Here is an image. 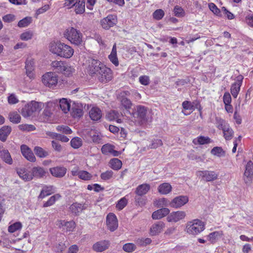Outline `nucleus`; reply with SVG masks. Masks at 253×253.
<instances>
[{
  "label": "nucleus",
  "mask_w": 253,
  "mask_h": 253,
  "mask_svg": "<svg viewBox=\"0 0 253 253\" xmlns=\"http://www.w3.org/2000/svg\"><path fill=\"white\" fill-rule=\"evenodd\" d=\"M33 36V33L31 31H27L22 33L20 35V39L23 41H28L31 40Z\"/></svg>",
  "instance_id": "nucleus-50"
},
{
  "label": "nucleus",
  "mask_w": 253,
  "mask_h": 253,
  "mask_svg": "<svg viewBox=\"0 0 253 253\" xmlns=\"http://www.w3.org/2000/svg\"><path fill=\"white\" fill-rule=\"evenodd\" d=\"M89 64L87 69L88 74L92 76L98 74V80L102 83H107L110 81L112 77L111 69L106 67L105 64Z\"/></svg>",
  "instance_id": "nucleus-1"
},
{
  "label": "nucleus",
  "mask_w": 253,
  "mask_h": 253,
  "mask_svg": "<svg viewBox=\"0 0 253 253\" xmlns=\"http://www.w3.org/2000/svg\"><path fill=\"white\" fill-rule=\"evenodd\" d=\"M21 153L23 156L29 161L35 162L36 158L31 149L26 145L23 144L20 147Z\"/></svg>",
  "instance_id": "nucleus-16"
},
{
  "label": "nucleus",
  "mask_w": 253,
  "mask_h": 253,
  "mask_svg": "<svg viewBox=\"0 0 253 253\" xmlns=\"http://www.w3.org/2000/svg\"><path fill=\"white\" fill-rule=\"evenodd\" d=\"M140 83L144 85H147L150 84V79L147 76H141L139 78Z\"/></svg>",
  "instance_id": "nucleus-61"
},
{
  "label": "nucleus",
  "mask_w": 253,
  "mask_h": 253,
  "mask_svg": "<svg viewBox=\"0 0 253 253\" xmlns=\"http://www.w3.org/2000/svg\"><path fill=\"white\" fill-rule=\"evenodd\" d=\"M169 212L170 211L168 208H161L153 212L152 217L154 219H159L168 215Z\"/></svg>",
  "instance_id": "nucleus-21"
},
{
  "label": "nucleus",
  "mask_w": 253,
  "mask_h": 253,
  "mask_svg": "<svg viewBox=\"0 0 253 253\" xmlns=\"http://www.w3.org/2000/svg\"><path fill=\"white\" fill-rule=\"evenodd\" d=\"M136 249V246L134 244L130 243L125 244L123 247V250L127 253L133 252Z\"/></svg>",
  "instance_id": "nucleus-49"
},
{
  "label": "nucleus",
  "mask_w": 253,
  "mask_h": 253,
  "mask_svg": "<svg viewBox=\"0 0 253 253\" xmlns=\"http://www.w3.org/2000/svg\"><path fill=\"white\" fill-rule=\"evenodd\" d=\"M113 175V172L112 170H107L101 174V178L104 180H107L111 178Z\"/></svg>",
  "instance_id": "nucleus-59"
},
{
  "label": "nucleus",
  "mask_w": 253,
  "mask_h": 253,
  "mask_svg": "<svg viewBox=\"0 0 253 253\" xmlns=\"http://www.w3.org/2000/svg\"><path fill=\"white\" fill-rule=\"evenodd\" d=\"M222 235L221 231H214L209 234L207 237L211 243L214 244L218 238L220 237Z\"/></svg>",
  "instance_id": "nucleus-37"
},
{
  "label": "nucleus",
  "mask_w": 253,
  "mask_h": 253,
  "mask_svg": "<svg viewBox=\"0 0 253 253\" xmlns=\"http://www.w3.org/2000/svg\"><path fill=\"white\" fill-rule=\"evenodd\" d=\"M53 66L54 70L58 73H61L65 76H70L75 71L74 68L70 66V64H56Z\"/></svg>",
  "instance_id": "nucleus-8"
},
{
  "label": "nucleus",
  "mask_w": 253,
  "mask_h": 253,
  "mask_svg": "<svg viewBox=\"0 0 253 253\" xmlns=\"http://www.w3.org/2000/svg\"><path fill=\"white\" fill-rule=\"evenodd\" d=\"M106 224L111 231H114L118 227V222L116 215L113 213H109L106 217Z\"/></svg>",
  "instance_id": "nucleus-13"
},
{
  "label": "nucleus",
  "mask_w": 253,
  "mask_h": 253,
  "mask_svg": "<svg viewBox=\"0 0 253 253\" xmlns=\"http://www.w3.org/2000/svg\"><path fill=\"white\" fill-rule=\"evenodd\" d=\"M109 164L112 169L116 170L120 169L122 166V161L117 158L112 159L110 161Z\"/></svg>",
  "instance_id": "nucleus-36"
},
{
  "label": "nucleus",
  "mask_w": 253,
  "mask_h": 253,
  "mask_svg": "<svg viewBox=\"0 0 253 253\" xmlns=\"http://www.w3.org/2000/svg\"><path fill=\"white\" fill-rule=\"evenodd\" d=\"M88 207V204L84 203L82 204L77 202L74 203L70 207V211L74 215H78L79 213L84 210H85Z\"/></svg>",
  "instance_id": "nucleus-18"
},
{
  "label": "nucleus",
  "mask_w": 253,
  "mask_h": 253,
  "mask_svg": "<svg viewBox=\"0 0 253 253\" xmlns=\"http://www.w3.org/2000/svg\"><path fill=\"white\" fill-rule=\"evenodd\" d=\"M49 171L53 176L62 177L66 174L67 169L63 167H56L50 168Z\"/></svg>",
  "instance_id": "nucleus-19"
},
{
  "label": "nucleus",
  "mask_w": 253,
  "mask_h": 253,
  "mask_svg": "<svg viewBox=\"0 0 253 253\" xmlns=\"http://www.w3.org/2000/svg\"><path fill=\"white\" fill-rule=\"evenodd\" d=\"M165 225V223L162 221H158L154 223L150 228L151 235L155 236L161 232Z\"/></svg>",
  "instance_id": "nucleus-22"
},
{
  "label": "nucleus",
  "mask_w": 253,
  "mask_h": 253,
  "mask_svg": "<svg viewBox=\"0 0 253 253\" xmlns=\"http://www.w3.org/2000/svg\"><path fill=\"white\" fill-rule=\"evenodd\" d=\"M210 9L217 16L220 15V10L217 6L213 3H210L209 4Z\"/></svg>",
  "instance_id": "nucleus-60"
},
{
  "label": "nucleus",
  "mask_w": 253,
  "mask_h": 253,
  "mask_svg": "<svg viewBox=\"0 0 253 253\" xmlns=\"http://www.w3.org/2000/svg\"><path fill=\"white\" fill-rule=\"evenodd\" d=\"M154 205L158 208H164L163 207L170 206V201L167 198H162L155 201Z\"/></svg>",
  "instance_id": "nucleus-34"
},
{
  "label": "nucleus",
  "mask_w": 253,
  "mask_h": 253,
  "mask_svg": "<svg viewBox=\"0 0 253 253\" xmlns=\"http://www.w3.org/2000/svg\"><path fill=\"white\" fill-rule=\"evenodd\" d=\"M52 193V187L51 186H44L39 196V198L43 199L46 196L50 195Z\"/></svg>",
  "instance_id": "nucleus-40"
},
{
  "label": "nucleus",
  "mask_w": 253,
  "mask_h": 253,
  "mask_svg": "<svg viewBox=\"0 0 253 253\" xmlns=\"http://www.w3.org/2000/svg\"><path fill=\"white\" fill-rule=\"evenodd\" d=\"M226 129L227 130H225V131L223 132L224 137L227 140H231L233 136L234 131L229 126H228V129L226 128Z\"/></svg>",
  "instance_id": "nucleus-53"
},
{
  "label": "nucleus",
  "mask_w": 253,
  "mask_h": 253,
  "mask_svg": "<svg viewBox=\"0 0 253 253\" xmlns=\"http://www.w3.org/2000/svg\"><path fill=\"white\" fill-rule=\"evenodd\" d=\"M186 213L185 211H173L168 215L167 219L168 222H176L185 218Z\"/></svg>",
  "instance_id": "nucleus-17"
},
{
  "label": "nucleus",
  "mask_w": 253,
  "mask_h": 253,
  "mask_svg": "<svg viewBox=\"0 0 253 253\" xmlns=\"http://www.w3.org/2000/svg\"><path fill=\"white\" fill-rule=\"evenodd\" d=\"M211 153L213 155H216L220 157L224 155V151L221 147H214L211 149Z\"/></svg>",
  "instance_id": "nucleus-56"
},
{
  "label": "nucleus",
  "mask_w": 253,
  "mask_h": 253,
  "mask_svg": "<svg viewBox=\"0 0 253 253\" xmlns=\"http://www.w3.org/2000/svg\"><path fill=\"white\" fill-rule=\"evenodd\" d=\"M34 64H26L25 65L26 73L30 79H33L34 77Z\"/></svg>",
  "instance_id": "nucleus-41"
},
{
  "label": "nucleus",
  "mask_w": 253,
  "mask_h": 253,
  "mask_svg": "<svg viewBox=\"0 0 253 253\" xmlns=\"http://www.w3.org/2000/svg\"><path fill=\"white\" fill-rule=\"evenodd\" d=\"M244 78L242 76H238L236 78V81L231 86V93L233 97L236 98L240 90V87L242 84Z\"/></svg>",
  "instance_id": "nucleus-15"
},
{
  "label": "nucleus",
  "mask_w": 253,
  "mask_h": 253,
  "mask_svg": "<svg viewBox=\"0 0 253 253\" xmlns=\"http://www.w3.org/2000/svg\"><path fill=\"white\" fill-rule=\"evenodd\" d=\"M18 175L25 181H30L32 180L30 171L27 172L25 169H21L17 171Z\"/></svg>",
  "instance_id": "nucleus-31"
},
{
  "label": "nucleus",
  "mask_w": 253,
  "mask_h": 253,
  "mask_svg": "<svg viewBox=\"0 0 253 253\" xmlns=\"http://www.w3.org/2000/svg\"><path fill=\"white\" fill-rule=\"evenodd\" d=\"M22 225L20 222H16L10 225L8 227V231L10 233H13L17 230L22 228Z\"/></svg>",
  "instance_id": "nucleus-43"
},
{
  "label": "nucleus",
  "mask_w": 253,
  "mask_h": 253,
  "mask_svg": "<svg viewBox=\"0 0 253 253\" xmlns=\"http://www.w3.org/2000/svg\"><path fill=\"white\" fill-rule=\"evenodd\" d=\"M19 129L23 131H31L35 130L36 127L34 126L28 124L20 125L18 126Z\"/></svg>",
  "instance_id": "nucleus-52"
},
{
  "label": "nucleus",
  "mask_w": 253,
  "mask_h": 253,
  "mask_svg": "<svg viewBox=\"0 0 253 253\" xmlns=\"http://www.w3.org/2000/svg\"><path fill=\"white\" fill-rule=\"evenodd\" d=\"M132 106V103L131 101L126 97H122L121 100L120 107L121 109L125 110L126 112L130 114L131 111L130 109Z\"/></svg>",
  "instance_id": "nucleus-24"
},
{
  "label": "nucleus",
  "mask_w": 253,
  "mask_h": 253,
  "mask_svg": "<svg viewBox=\"0 0 253 253\" xmlns=\"http://www.w3.org/2000/svg\"><path fill=\"white\" fill-rule=\"evenodd\" d=\"M189 199L187 196H178L173 198L170 202V207L175 209H179L188 202Z\"/></svg>",
  "instance_id": "nucleus-9"
},
{
  "label": "nucleus",
  "mask_w": 253,
  "mask_h": 253,
  "mask_svg": "<svg viewBox=\"0 0 253 253\" xmlns=\"http://www.w3.org/2000/svg\"><path fill=\"white\" fill-rule=\"evenodd\" d=\"M11 131V128L8 126H3L0 129V140L5 142Z\"/></svg>",
  "instance_id": "nucleus-27"
},
{
  "label": "nucleus",
  "mask_w": 253,
  "mask_h": 253,
  "mask_svg": "<svg viewBox=\"0 0 253 253\" xmlns=\"http://www.w3.org/2000/svg\"><path fill=\"white\" fill-rule=\"evenodd\" d=\"M152 242V240L149 238H138L136 240V244L140 246H146L149 245Z\"/></svg>",
  "instance_id": "nucleus-42"
},
{
  "label": "nucleus",
  "mask_w": 253,
  "mask_h": 253,
  "mask_svg": "<svg viewBox=\"0 0 253 253\" xmlns=\"http://www.w3.org/2000/svg\"><path fill=\"white\" fill-rule=\"evenodd\" d=\"M205 229V224L202 220L195 219L186 223L185 230L190 235H197Z\"/></svg>",
  "instance_id": "nucleus-4"
},
{
  "label": "nucleus",
  "mask_w": 253,
  "mask_h": 253,
  "mask_svg": "<svg viewBox=\"0 0 253 253\" xmlns=\"http://www.w3.org/2000/svg\"><path fill=\"white\" fill-rule=\"evenodd\" d=\"M15 16L12 14H8L2 17V20L4 22L10 23L14 21Z\"/></svg>",
  "instance_id": "nucleus-64"
},
{
  "label": "nucleus",
  "mask_w": 253,
  "mask_h": 253,
  "mask_svg": "<svg viewBox=\"0 0 253 253\" xmlns=\"http://www.w3.org/2000/svg\"><path fill=\"white\" fill-rule=\"evenodd\" d=\"M150 189V185L149 184L144 183L138 185L135 189V193L139 196H142L146 194Z\"/></svg>",
  "instance_id": "nucleus-25"
},
{
  "label": "nucleus",
  "mask_w": 253,
  "mask_h": 253,
  "mask_svg": "<svg viewBox=\"0 0 253 253\" xmlns=\"http://www.w3.org/2000/svg\"><path fill=\"white\" fill-rule=\"evenodd\" d=\"M71 114L74 118H80L83 115V110L82 107L75 105L71 110Z\"/></svg>",
  "instance_id": "nucleus-35"
},
{
  "label": "nucleus",
  "mask_w": 253,
  "mask_h": 253,
  "mask_svg": "<svg viewBox=\"0 0 253 253\" xmlns=\"http://www.w3.org/2000/svg\"><path fill=\"white\" fill-rule=\"evenodd\" d=\"M43 104L35 101H32L30 103L27 104L22 108V115L27 118L33 115L35 112H39L42 108Z\"/></svg>",
  "instance_id": "nucleus-5"
},
{
  "label": "nucleus",
  "mask_w": 253,
  "mask_h": 253,
  "mask_svg": "<svg viewBox=\"0 0 253 253\" xmlns=\"http://www.w3.org/2000/svg\"><path fill=\"white\" fill-rule=\"evenodd\" d=\"M172 187L170 184L168 183H164L160 184L158 188V192L163 195H167L171 191Z\"/></svg>",
  "instance_id": "nucleus-29"
},
{
  "label": "nucleus",
  "mask_w": 253,
  "mask_h": 253,
  "mask_svg": "<svg viewBox=\"0 0 253 253\" xmlns=\"http://www.w3.org/2000/svg\"><path fill=\"white\" fill-rule=\"evenodd\" d=\"M253 175V163L251 161H249L246 166L244 172V181L245 183L249 185L252 182Z\"/></svg>",
  "instance_id": "nucleus-12"
},
{
  "label": "nucleus",
  "mask_w": 253,
  "mask_h": 253,
  "mask_svg": "<svg viewBox=\"0 0 253 253\" xmlns=\"http://www.w3.org/2000/svg\"><path fill=\"white\" fill-rule=\"evenodd\" d=\"M32 21L31 17H26L20 20L18 23L19 27H25L28 26Z\"/></svg>",
  "instance_id": "nucleus-45"
},
{
  "label": "nucleus",
  "mask_w": 253,
  "mask_h": 253,
  "mask_svg": "<svg viewBox=\"0 0 253 253\" xmlns=\"http://www.w3.org/2000/svg\"><path fill=\"white\" fill-rule=\"evenodd\" d=\"M162 144V141L161 139H156L152 140L151 144L149 145V147L151 149H155L161 146Z\"/></svg>",
  "instance_id": "nucleus-62"
},
{
  "label": "nucleus",
  "mask_w": 253,
  "mask_h": 253,
  "mask_svg": "<svg viewBox=\"0 0 253 253\" xmlns=\"http://www.w3.org/2000/svg\"><path fill=\"white\" fill-rule=\"evenodd\" d=\"M197 175L207 182L212 181L217 178L218 174L214 171L203 170L197 172Z\"/></svg>",
  "instance_id": "nucleus-11"
},
{
  "label": "nucleus",
  "mask_w": 253,
  "mask_h": 253,
  "mask_svg": "<svg viewBox=\"0 0 253 253\" xmlns=\"http://www.w3.org/2000/svg\"><path fill=\"white\" fill-rule=\"evenodd\" d=\"M173 12L174 15L178 17H181L184 15V11L183 9L178 5H176L174 7Z\"/></svg>",
  "instance_id": "nucleus-57"
},
{
  "label": "nucleus",
  "mask_w": 253,
  "mask_h": 253,
  "mask_svg": "<svg viewBox=\"0 0 253 253\" xmlns=\"http://www.w3.org/2000/svg\"><path fill=\"white\" fill-rule=\"evenodd\" d=\"M74 7L77 14L84 13L85 11V0H76Z\"/></svg>",
  "instance_id": "nucleus-28"
},
{
  "label": "nucleus",
  "mask_w": 253,
  "mask_h": 253,
  "mask_svg": "<svg viewBox=\"0 0 253 253\" xmlns=\"http://www.w3.org/2000/svg\"><path fill=\"white\" fill-rule=\"evenodd\" d=\"M34 151L38 157L41 158H45L49 155L48 151L43 149L39 146L35 147Z\"/></svg>",
  "instance_id": "nucleus-30"
},
{
  "label": "nucleus",
  "mask_w": 253,
  "mask_h": 253,
  "mask_svg": "<svg viewBox=\"0 0 253 253\" xmlns=\"http://www.w3.org/2000/svg\"><path fill=\"white\" fill-rule=\"evenodd\" d=\"M127 200L125 197L121 198L116 205V208L119 210H123L127 205Z\"/></svg>",
  "instance_id": "nucleus-51"
},
{
  "label": "nucleus",
  "mask_w": 253,
  "mask_h": 253,
  "mask_svg": "<svg viewBox=\"0 0 253 253\" xmlns=\"http://www.w3.org/2000/svg\"><path fill=\"white\" fill-rule=\"evenodd\" d=\"M59 226L62 229L63 231L71 232L75 227V222L73 221H65V220H61L59 221Z\"/></svg>",
  "instance_id": "nucleus-20"
},
{
  "label": "nucleus",
  "mask_w": 253,
  "mask_h": 253,
  "mask_svg": "<svg viewBox=\"0 0 253 253\" xmlns=\"http://www.w3.org/2000/svg\"><path fill=\"white\" fill-rule=\"evenodd\" d=\"M108 58L112 63H119L117 55V48L116 43L114 44L111 52L109 55Z\"/></svg>",
  "instance_id": "nucleus-39"
},
{
  "label": "nucleus",
  "mask_w": 253,
  "mask_h": 253,
  "mask_svg": "<svg viewBox=\"0 0 253 253\" xmlns=\"http://www.w3.org/2000/svg\"><path fill=\"white\" fill-rule=\"evenodd\" d=\"M66 248V246L63 241L60 242L55 247V251L56 253H61Z\"/></svg>",
  "instance_id": "nucleus-63"
},
{
  "label": "nucleus",
  "mask_w": 253,
  "mask_h": 253,
  "mask_svg": "<svg viewBox=\"0 0 253 253\" xmlns=\"http://www.w3.org/2000/svg\"><path fill=\"white\" fill-rule=\"evenodd\" d=\"M60 196L58 194L54 195L49 198L47 201L44 203L43 207H48L52 206L56 201V200L59 198Z\"/></svg>",
  "instance_id": "nucleus-48"
},
{
  "label": "nucleus",
  "mask_w": 253,
  "mask_h": 253,
  "mask_svg": "<svg viewBox=\"0 0 253 253\" xmlns=\"http://www.w3.org/2000/svg\"><path fill=\"white\" fill-rule=\"evenodd\" d=\"M64 35L72 44L78 46L83 45V35L79 30L71 27L66 30Z\"/></svg>",
  "instance_id": "nucleus-3"
},
{
  "label": "nucleus",
  "mask_w": 253,
  "mask_h": 253,
  "mask_svg": "<svg viewBox=\"0 0 253 253\" xmlns=\"http://www.w3.org/2000/svg\"><path fill=\"white\" fill-rule=\"evenodd\" d=\"M59 106L62 111L64 113H67L70 109L71 105L69 101L66 98H62L59 101Z\"/></svg>",
  "instance_id": "nucleus-32"
},
{
  "label": "nucleus",
  "mask_w": 253,
  "mask_h": 253,
  "mask_svg": "<svg viewBox=\"0 0 253 253\" xmlns=\"http://www.w3.org/2000/svg\"><path fill=\"white\" fill-rule=\"evenodd\" d=\"M9 117L10 121L13 123L18 124L20 122L21 117L17 112L10 113Z\"/></svg>",
  "instance_id": "nucleus-44"
},
{
  "label": "nucleus",
  "mask_w": 253,
  "mask_h": 253,
  "mask_svg": "<svg viewBox=\"0 0 253 253\" xmlns=\"http://www.w3.org/2000/svg\"><path fill=\"white\" fill-rule=\"evenodd\" d=\"M109 247V242L105 240L96 243L93 245L92 248L95 252H102L107 249Z\"/></svg>",
  "instance_id": "nucleus-23"
},
{
  "label": "nucleus",
  "mask_w": 253,
  "mask_h": 253,
  "mask_svg": "<svg viewBox=\"0 0 253 253\" xmlns=\"http://www.w3.org/2000/svg\"><path fill=\"white\" fill-rule=\"evenodd\" d=\"M49 49L53 54L65 58H70L74 52V49L70 46L60 41L51 42L49 43Z\"/></svg>",
  "instance_id": "nucleus-2"
},
{
  "label": "nucleus",
  "mask_w": 253,
  "mask_h": 253,
  "mask_svg": "<svg viewBox=\"0 0 253 253\" xmlns=\"http://www.w3.org/2000/svg\"><path fill=\"white\" fill-rule=\"evenodd\" d=\"M107 116L109 120L112 121L117 119L119 117L120 114L116 110H111L107 114Z\"/></svg>",
  "instance_id": "nucleus-58"
},
{
  "label": "nucleus",
  "mask_w": 253,
  "mask_h": 253,
  "mask_svg": "<svg viewBox=\"0 0 253 253\" xmlns=\"http://www.w3.org/2000/svg\"><path fill=\"white\" fill-rule=\"evenodd\" d=\"M82 141L81 139L79 137H74L72 138L71 140L70 143L71 146L75 148V149H78L80 146H82Z\"/></svg>",
  "instance_id": "nucleus-47"
},
{
  "label": "nucleus",
  "mask_w": 253,
  "mask_h": 253,
  "mask_svg": "<svg viewBox=\"0 0 253 253\" xmlns=\"http://www.w3.org/2000/svg\"><path fill=\"white\" fill-rule=\"evenodd\" d=\"M147 113V108L142 105H137L132 110L131 116L140 119L141 121L147 120L146 114Z\"/></svg>",
  "instance_id": "nucleus-6"
},
{
  "label": "nucleus",
  "mask_w": 253,
  "mask_h": 253,
  "mask_svg": "<svg viewBox=\"0 0 253 253\" xmlns=\"http://www.w3.org/2000/svg\"><path fill=\"white\" fill-rule=\"evenodd\" d=\"M165 14L164 11L161 9H159L155 10L153 13V18L157 20H161L164 17Z\"/></svg>",
  "instance_id": "nucleus-54"
},
{
  "label": "nucleus",
  "mask_w": 253,
  "mask_h": 253,
  "mask_svg": "<svg viewBox=\"0 0 253 253\" xmlns=\"http://www.w3.org/2000/svg\"><path fill=\"white\" fill-rule=\"evenodd\" d=\"M89 117L92 120L97 121L102 117V111L98 107H92L89 111Z\"/></svg>",
  "instance_id": "nucleus-26"
},
{
  "label": "nucleus",
  "mask_w": 253,
  "mask_h": 253,
  "mask_svg": "<svg viewBox=\"0 0 253 253\" xmlns=\"http://www.w3.org/2000/svg\"><path fill=\"white\" fill-rule=\"evenodd\" d=\"M42 83L49 87L55 86L58 82V76L53 72H48L42 76Z\"/></svg>",
  "instance_id": "nucleus-7"
},
{
  "label": "nucleus",
  "mask_w": 253,
  "mask_h": 253,
  "mask_svg": "<svg viewBox=\"0 0 253 253\" xmlns=\"http://www.w3.org/2000/svg\"><path fill=\"white\" fill-rule=\"evenodd\" d=\"M211 142V139L209 137H205L204 136H200L193 140V143L195 145H204L209 144Z\"/></svg>",
  "instance_id": "nucleus-33"
},
{
  "label": "nucleus",
  "mask_w": 253,
  "mask_h": 253,
  "mask_svg": "<svg viewBox=\"0 0 253 253\" xmlns=\"http://www.w3.org/2000/svg\"><path fill=\"white\" fill-rule=\"evenodd\" d=\"M117 23V17L116 15L110 14L101 21V24L103 29H109L115 25Z\"/></svg>",
  "instance_id": "nucleus-10"
},
{
  "label": "nucleus",
  "mask_w": 253,
  "mask_h": 253,
  "mask_svg": "<svg viewBox=\"0 0 253 253\" xmlns=\"http://www.w3.org/2000/svg\"><path fill=\"white\" fill-rule=\"evenodd\" d=\"M91 177V174L86 171L81 170L79 171V178L82 179L87 180L90 179Z\"/></svg>",
  "instance_id": "nucleus-55"
},
{
  "label": "nucleus",
  "mask_w": 253,
  "mask_h": 253,
  "mask_svg": "<svg viewBox=\"0 0 253 253\" xmlns=\"http://www.w3.org/2000/svg\"><path fill=\"white\" fill-rule=\"evenodd\" d=\"M31 175L32 176V179L34 178H42L46 176L47 173V169L40 167H34L30 171Z\"/></svg>",
  "instance_id": "nucleus-14"
},
{
  "label": "nucleus",
  "mask_w": 253,
  "mask_h": 253,
  "mask_svg": "<svg viewBox=\"0 0 253 253\" xmlns=\"http://www.w3.org/2000/svg\"><path fill=\"white\" fill-rule=\"evenodd\" d=\"M0 156L1 159L6 163L11 165L12 163V159L11 157L10 153L7 150H3L1 152Z\"/></svg>",
  "instance_id": "nucleus-38"
},
{
  "label": "nucleus",
  "mask_w": 253,
  "mask_h": 253,
  "mask_svg": "<svg viewBox=\"0 0 253 253\" xmlns=\"http://www.w3.org/2000/svg\"><path fill=\"white\" fill-rule=\"evenodd\" d=\"M113 148H114V146L109 144H106L103 145L102 147L101 152L104 155H109L112 153Z\"/></svg>",
  "instance_id": "nucleus-46"
}]
</instances>
